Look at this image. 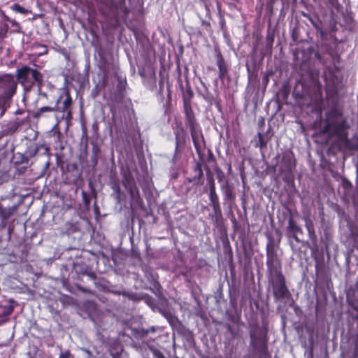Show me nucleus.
Wrapping results in <instances>:
<instances>
[{"label":"nucleus","instance_id":"1","mask_svg":"<svg viewBox=\"0 0 358 358\" xmlns=\"http://www.w3.org/2000/svg\"><path fill=\"white\" fill-rule=\"evenodd\" d=\"M350 125L347 117H344L343 107L338 105L337 98L331 100V107L325 114V123L322 133L331 137H336L350 150H356V145L348 138V129Z\"/></svg>","mask_w":358,"mask_h":358},{"label":"nucleus","instance_id":"2","mask_svg":"<svg viewBox=\"0 0 358 358\" xmlns=\"http://www.w3.org/2000/svg\"><path fill=\"white\" fill-rule=\"evenodd\" d=\"M249 335L250 338V345L257 352L259 358L270 357L268 352V328L261 327L258 322H255L249 324Z\"/></svg>","mask_w":358,"mask_h":358},{"label":"nucleus","instance_id":"3","mask_svg":"<svg viewBox=\"0 0 358 358\" xmlns=\"http://www.w3.org/2000/svg\"><path fill=\"white\" fill-rule=\"evenodd\" d=\"M15 77L25 91H30L35 85L41 89L43 85V74L27 65L16 69Z\"/></svg>","mask_w":358,"mask_h":358},{"label":"nucleus","instance_id":"4","mask_svg":"<svg viewBox=\"0 0 358 358\" xmlns=\"http://www.w3.org/2000/svg\"><path fill=\"white\" fill-rule=\"evenodd\" d=\"M267 277L283 274L282 263L276 252V244L273 236H267L266 246Z\"/></svg>","mask_w":358,"mask_h":358},{"label":"nucleus","instance_id":"5","mask_svg":"<svg viewBox=\"0 0 358 358\" xmlns=\"http://www.w3.org/2000/svg\"><path fill=\"white\" fill-rule=\"evenodd\" d=\"M268 280L271 286L275 301L292 298V294L287 286L286 278L284 274L268 277Z\"/></svg>","mask_w":358,"mask_h":358},{"label":"nucleus","instance_id":"6","mask_svg":"<svg viewBox=\"0 0 358 358\" xmlns=\"http://www.w3.org/2000/svg\"><path fill=\"white\" fill-rule=\"evenodd\" d=\"M17 82L15 76L10 73L0 75V100H10L15 94Z\"/></svg>","mask_w":358,"mask_h":358},{"label":"nucleus","instance_id":"7","mask_svg":"<svg viewBox=\"0 0 358 358\" xmlns=\"http://www.w3.org/2000/svg\"><path fill=\"white\" fill-rule=\"evenodd\" d=\"M185 126L189 129L194 148L206 146V141L202 129L196 115L185 117Z\"/></svg>","mask_w":358,"mask_h":358},{"label":"nucleus","instance_id":"8","mask_svg":"<svg viewBox=\"0 0 358 358\" xmlns=\"http://www.w3.org/2000/svg\"><path fill=\"white\" fill-rule=\"evenodd\" d=\"M56 103L59 106L58 112L67 113L69 116L71 115L73 99L68 87L60 89L59 96L56 101Z\"/></svg>","mask_w":358,"mask_h":358},{"label":"nucleus","instance_id":"9","mask_svg":"<svg viewBox=\"0 0 358 358\" xmlns=\"http://www.w3.org/2000/svg\"><path fill=\"white\" fill-rule=\"evenodd\" d=\"M296 167L294 155L291 150H285L282 154L280 162V171L285 173H292Z\"/></svg>","mask_w":358,"mask_h":358},{"label":"nucleus","instance_id":"10","mask_svg":"<svg viewBox=\"0 0 358 358\" xmlns=\"http://www.w3.org/2000/svg\"><path fill=\"white\" fill-rule=\"evenodd\" d=\"M216 64L218 67V78L224 83L225 80H227L228 83L231 80V78L229 74V68L227 64L222 52L218 50H216Z\"/></svg>","mask_w":358,"mask_h":358},{"label":"nucleus","instance_id":"11","mask_svg":"<svg viewBox=\"0 0 358 358\" xmlns=\"http://www.w3.org/2000/svg\"><path fill=\"white\" fill-rule=\"evenodd\" d=\"M194 92L191 87L187 85L182 94L183 113L185 117L194 116V112L192 107V100L194 97Z\"/></svg>","mask_w":358,"mask_h":358},{"label":"nucleus","instance_id":"12","mask_svg":"<svg viewBox=\"0 0 358 358\" xmlns=\"http://www.w3.org/2000/svg\"><path fill=\"white\" fill-rule=\"evenodd\" d=\"M287 231L288 236L294 238L297 243L301 242L300 237H303L304 235L302 228L298 225L296 221L294 220L292 215L288 219Z\"/></svg>","mask_w":358,"mask_h":358},{"label":"nucleus","instance_id":"13","mask_svg":"<svg viewBox=\"0 0 358 358\" xmlns=\"http://www.w3.org/2000/svg\"><path fill=\"white\" fill-rule=\"evenodd\" d=\"M175 136V155L179 153L183 149L187 142V133L182 125L178 126L174 130Z\"/></svg>","mask_w":358,"mask_h":358},{"label":"nucleus","instance_id":"14","mask_svg":"<svg viewBox=\"0 0 358 358\" xmlns=\"http://www.w3.org/2000/svg\"><path fill=\"white\" fill-rule=\"evenodd\" d=\"M194 176L187 177L186 181L192 183L194 186H201L204 182V175L201 166V162H196L195 165L192 167Z\"/></svg>","mask_w":358,"mask_h":358},{"label":"nucleus","instance_id":"15","mask_svg":"<svg viewBox=\"0 0 358 358\" xmlns=\"http://www.w3.org/2000/svg\"><path fill=\"white\" fill-rule=\"evenodd\" d=\"M122 185L130 194L131 199L134 197V178L129 169L122 171Z\"/></svg>","mask_w":358,"mask_h":358},{"label":"nucleus","instance_id":"16","mask_svg":"<svg viewBox=\"0 0 358 358\" xmlns=\"http://www.w3.org/2000/svg\"><path fill=\"white\" fill-rule=\"evenodd\" d=\"M21 124L18 119H16L14 121H10L7 124L2 126V130L5 133L6 136H10L15 134Z\"/></svg>","mask_w":358,"mask_h":358},{"label":"nucleus","instance_id":"17","mask_svg":"<svg viewBox=\"0 0 358 358\" xmlns=\"http://www.w3.org/2000/svg\"><path fill=\"white\" fill-rule=\"evenodd\" d=\"M58 110L59 106H57V103H55L53 106H43L37 109L35 112H34L33 117L39 119L43 116V113H45L58 112Z\"/></svg>","mask_w":358,"mask_h":358},{"label":"nucleus","instance_id":"18","mask_svg":"<svg viewBox=\"0 0 358 358\" xmlns=\"http://www.w3.org/2000/svg\"><path fill=\"white\" fill-rule=\"evenodd\" d=\"M303 16L308 18L317 31L320 32L322 35L323 34L322 31V22L320 18L315 15H310L303 13Z\"/></svg>","mask_w":358,"mask_h":358},{"label":"nucleus","instance_id":"19","mask_svg":"<svg viewBox=\"0 0 358 358\" xmlns=\"http://www.w3.org/2000/svg\"><path fill=\"white\" fill-rule=\"evenodd\" d=\"M221 189L223 192L224 199L231 201H234L236 199V195L234 193L232 187L229 185L227 180L225 183L221 185Z\"/></svg>","mask_w":358,"mask_h":358},{"label":"nucleus","instance_id":"20","mask_svg":"<svg viewBox=\"0 0 358 358\" xmlns=\"http://www.w3.org/2000/svg\"><path fill=\"white\" fill-rule=\"evenodd\" d=\"M176 331L188 341L194 339L193 333L189 329L186 328L180 322H179V324L176 327Z\"/></svg>","mask_w":358,"mask_h":358},{"label":"nucleus","instance_id":"21","mask_svg":"<svg viewBox=\"0 0 358 358\" xmlns=\"http://www.w3.org/2000/svg\"><path fill=\"white\" fill-rule=\"evenodd\" d=\"M17 210L15 206H12L9 208H5L1 204H0V218L1 220H8L12 215H14Z\"/></svg>","mask_w":358,"mask_h":358},{"label":"nucleus","instance_id":"22","mask_svg":"<svg viewBox=\"0 0 358 358\" xmlns=\"http://www.w3.org/2000/svg\"><path fill=\"white\" fill-rule=\"evenodd\" d=\"M257 141L255 145V147L259 148L261 150L264 149L267 146V143L270 140L269 138H265L264 135L262 132H258L257 135Z\"/></svg>","mask_w":358,"mask_h":358},{"label":"nucleus","instance_id":"23","mask_svg":"<svg viewBox=\"0 0 358 358\" xmlns=\"http://www.w3.org/2000/svg\"><path fill=\"white\" fill-rule=\"evenodd\" d=\"M14 164L15 166H21L22 164L27 165L29 163V158L24 154L17 152L14 156Z\"/></svg>","mask_w":358,"mask_h":358},{"label":"nucleus","instance_id":"24","mask_svg":"<svg viewBox=\"0 0 358 358\" xmlns=\"http://www.w3.org/2000/svg\"><path fill=\"white\" fill-rule=\"evenodd\" d=\"M213 210L214 214L213 215L212 217L214 220L215 223L218 225L222 221V213L221 206H219L213 207Z\"/></svg>","mask_w":358,"mask_h":358},{"label":"nucleus","instance_id":"25","mask_svg":"<svg viewBox=\"0 0 358 358\" xmlns=\"http://www.w3.org/2000/svg\"><path fill=\"white\" fill-rule=\"evenodd\" d=\"M134 208L133 206L132 202L131 203V213H130V223L128 221V225L130 224L131 236H130V241L131 243V251L133 250V244H134Z\"/></svg>","mask_w":358,"mask_h":358},{"label":"nucleus","instance_id":"26","mask_svg":"<svg viewBox=\"0 0 358 358\" xmlns=\"http://www.w3.org/2000/svg\"><path fill=\"white\" fill-rule=\"evenodd\" d=\"M205 170L206 171L207 175H208L207 182H208V188H209V192H215L216 186H215V179H214L213 175L209 176L208 174V172H210V168L208 166H206Z\"/></svg>","mask_w":358,"mask_h":358},{"label":"nucleus","instance_id":"27","mask_svg":"<svg viewBox=\"0 0 358 358\" xmlns=\"http://www.w3.org/2000/svg\"><path fill=\"white\" fill-rule=\"evenodd\" d=\"M156 331V328L155 327H152L150 329H136L135 333H136V337H141V338H145L150 333H155Z\"/></svg>","mask_w":358,"mask_h":358},{"label":"nucleus","instance_id":"28","mask_svg":"<svg viewBox=\"0 0 358 358\" xmlns=\"http://www.w3.org/2000/svg\"><path fill=\"white\" fill-rule=\"evenodd\" d=\"M208 198L210 204L213 207L220 206L218 194L215 192H210L208 193Z\"/></svg>","mask_w":358,"mask_h":358},{"label":"nucleus","instance_id":"29","mask_svg":"<svg viewBox=\"0 0 358 358\" xmlns=\"http://www.w3.org/2000/svg\"><path fill=\"white\" fill-rule=\"evenodd\" d=\"M138 74L143 78H146L154 74V71L150 64H146L142 69H139Z\"/></svg>","mask_w":358,"mask_h":358},{"label":"nucleus","instance_id":"30","mask_svg":"<svg viewBox=\"0 0 358 358\" xmlns=\"http://www.w3.org/2000/svg\"><path fill=\"white\" fill-rule=\"evenodd\" d=\"M64 232L67 234H71L78 231V227L72 222H66L64 226Z\"/></svg>","mask_w":358,"mask_h":358},{"label":"nucleus","instance_id":"31","mask_svg":"<svg viewBox=\"0 0 358 358\" xmlns=\"http://www.w3.org/2000/svg\"><path fill=\"white\" fill-rule=\"evenodd\" d=\"M201 84L203 85L204 87V91L202 92H199V95L203 97V99L204 100H206V101L208 102H211V101L213 100V96L212 95V94L209 92L208 87L205 85L204 83L201 82Z\"/></svg>","mask_w":358,"mask_h":358},{"label":"nucleus","instance_id":"32","mask_svg":"<svg viewBox=\"0 0 358 358\" xmlns=\"http://www.w3.org/2000/svg\"><path fill=\"white\" fill-rule=\"evenodd\" d=\"M341 185L345 192H350L352 189V184L346 178H341Z\"/></svg>","mask_w":358,"mask_h":358},{"label":"nucleus","instance_id":"33","mask_svg":"<svg viewBox=\"0 0 358 358\" xmlns=\"http://www.w3.org/2000/svg\"><path fill=\"white\" fill-rule=\"evenodd\" d=\"M45 148V151H48V148L45 147L43 144H35L34 148H29V157H33L37 155L41 148Z\"/></svg>","mask_w":358,"mask_h":358},{"label":"nucleus","instance_id":"34","mask_svg":"<svg viewBox=\"0 0 358 358\" xmlns=\"http://www.w3.org/2000/svg\"><path fill=\"white\" fill-rule=\"evenodd\" d=\"M136 41H137L138 43L139 41L142 43L143 48L146 50L147 52H149L150 49L151 48V45L147 37H143L140 40L138 39L137 33L136 32Z\"/></svg>","mask_w":358,"mask_h":358},{"label":"nucleus","instance_id":"35","mask_svg":"<svg viewBox=\"0 0 358 358\" xmlns=\"http://www.w3.org/2000/svg\"><path fill=\"white\" fill-rule=\"evenodd\" d=\"M205 148H206V146H200L199 148L198 147L197 148H195L196 154L198 155V157H199V161L197 162H201L202 167H203V164L204 162L203 150H204Z\"/></svg>","mask_w":358,"mask_h":358},{"label":"nucleus","instance_id":"36","mask_svg":"<svg viewBox=\"0 0 358 358\" xmlns=\"http://www.w3.org/2000/svg\"><path fill=\"white\" fill-rule=\"evenodd\" d=\"M216 173V177L219 182H222L225 179V174L224 171L217 166L214 168Z\"/></svg>","mask_w":358,"mask_h":358},{"label":"nucleus","instance_id":"37","mask_svg":"<svg viewBox=\"0 0 358 358\" xmlns=\"http://www.w3.org/2000/svg\"><path fill=\"white\" fill-rule=\"evenodd\" d=\"M10 8L13 10H14L17 13H21V14H27L28 13L27 10L25 8H24L23 6H22L21 5H20L19 3L13 4L10 6Z\"/></svg>","mask_w":358,"mask_h":358},{"label":"nucleus","instance_id":"38","mask_svg":"<svg viewBox=\"0 0 358 358\" xmlns=\"http://www.w3.org/2000/svg\"><path fill=\"white\" fill-rule=\"evenodd\" d=\"M152 292L157 296L162 294V286L157 280L153 282V288L151 289Z\"/></svg>","mask_w":358,"mask_h":358},{"label":"nucleus","instance_id":"39","mask_svg":"<svg viewBox=\"0 0 358 358\" xmlns=\"http://www.w3.org/2000/svg\"><path fill=\"white\" fill-rule=\"evenodd\" d=\"M83 203L85 208H88L90 206L91 199L89 194L84 190L81 192Z\"/></svg>","mask_w":358,"mask_h":358},{"label":"nucleus","instance_id":"40","mask_svg":"<svg viewBox=\"0 0 358 358\" xmlns=\"http://www.w3.org/2000/svg\"><path fill=\"white\" fill-rule=\"evenodd\" d=\"M305 220V227L307 229L308 232H311L313 231H315V226L313 222L309 218L306 217L304 219Z\"/></svg>","mask_w":358,"mask_h":358},{"label":"nucleus","instance_id":"41","mask_svg":"<svg viewBox=\"0 0 358 358\" xmlns=\"http://www.w3.org/2000/svg\"><path fill=\"white\" fill-rule=\"evenodd\" d=\"M207 162L208 163H213L217 166L215 157L214 156V154L210 149H208V150Z\"/></svg>","mask_w":358,"mask_h":358},{"label":"nucleus","instance_id":"42","mask_svg":"<svg viewBox=\"0 0 358 358\" xmlns=\"http://www.w3.org/2000/svg\"><path fill=\"white\" fill-rule=\"evenodd\" d=\"M308 237H309L310 240L311 241V242L314 244H316L317 243V234H316L315 230L311 232L310 231L308 232Z\"/></svg>","mask_w":358,"mask_h":358},{"label":"nucleus","instance_id":"43","mask_svg":"<svg viewBox=\"0 0 358 358\" xmlns=\"http://www.w3.org/2000/svg\"><path fill=\"white\" fill-rule=\"evenodd\" d=\"M59 358H74L71 355L69 350H66L64 352H62L59 355Z\"/></svg>","mask_w":358,"mask_h":358},{"label":"nucleus","instance_id":"44","mask_svg":"<svg viewBox=\"0 0 358 358\" xmlns=\"http://www.w3.org/2000/svg\"><path fill=\"white\" fill-rule=\"evenodd\" d=\"M112 188L115 192V193L117 194L118 197L120 196L121 194V190L120 187L118 182H115L113 184Z\"/></svg>","mask_w":358,"mask_h":358},{"label":"nucleus","instance_id":"45","mask_svg":"<svg viewBox=\"0 0 358 358\" xmlns=\"http://www.w3.org/2000/svg\"><path fill=\"white\" fill-rule=\"evenodd\" d=\"M163 315L168 320L169 323L172 324V320H173L174 317L171 313H167L166 311L163 312Z\"/></svg>","mask_w":358,"mask_h":358},{"label":"nucleus","instance_id":"46","mask_svg":"<svg viewBox=\"0 0 358 358\" xmlns=\"http://www.w3.org/2000/svg\"><path fill=\"white\" fill-rule=\"evenodd\" d=\"M153 354H154V356L156 357V358H166L165 357V356L164 355V354L158 350H155L153 351Z\"/></svg>","mask_w":358,"mask_h":358},{"label":"nucleus","instance_id":"47","mask_svg":"<svg viewBox=\"0 0 358 358\" xmlns=\"http://www.w3.org/2000/svg\"><path fill=\"white\" fill-rule=\"evenodd\" d=\"M17 171H18V173L20 174H22V173H24L25 172V171L27 170V165L25 166H16Z\"/></svg>","mask_w":358,"mask_h":358},{"label":"nucleus","instance_id":"48","mask_svg":"<svg viewBox=\"0 0 358 358\" xmlns=\"http://www.w3.org/2000/svg\"><path fill=\"white\" fill-rule=\"evenodd\" d=\"M78 289L80 290L83 293H89V294L92 293V291L90 289H87V288H85V287H83L81 286H78Z\"/></svg>","mask_w":358,"mask_h":358},{"label":"nucleus","instance_id":"49","mask_svg":"<svg viewBox=\"0 0 358 358\" xmlns=\"http://www.w3.org/2000/svg\"><path fill=\"white\" fill-rule=\"evenodd\" d=\"M323 266H324L323 262L320 263L316 259V264H315V269H316V271H318L320 268H321V269L323 268Z\"/></svg>","mask_w":358,"mask_h":358},{"label":"nucleus","instance_id":"50","mask_svg":"<svg viewBox=\"0 0 358 358\" xmlns=\"http://www.w3.org/2000/svg\"><path fill=\"white\" fill-rule=\"evenodd\" d=\"M139 199H140V198H139L138 192V190L136 189V199H135L136 204L138 203V201H139Z\"/></svg>","mask_w":358,"mask_h":358},{"label":"nucleus","instance_id":"51","mask_svg":"<svg viewBox=\"0 0 358 358\" xmlns=\"http://www.w3.org/2000/svg\"><path fill=\"white\" fill-rule=\"evenodd\" d=\"M7 225V220H3H3H1V228H5Z\"/></svg>","mask_w":358,"mask_h":358},{"label":"nucleus","instance_id":"52","mask_svg":"<svg viewBox=\"0 0 358 358\" xmlns=\"http://www.w3.org/2000/svg\"><path fill=\"white\" fill-rule=\"evenodd\" d=\"M264 123H265V121H264V118H262L259 121V127H263L264 125Z\"/></svg>","mask_w":358,"mask_h":358},{"label":"nucleus","instance_id":"53","mask_svg":"<svg viewBox=\"0 0 358 358\" xmlns=\"http://www.w3.org/2000/svg\"><path fill=\"white\" fill-rule=\"evenodd\" d=\"M10 312H8V313H6L5 311H2V312H0V318L3 317V316H6V315H8L10 314Z\"/></svg>","mask_w":358,"mask_h":358},{"label":"nucleus","instance_id":"54","mask_svg":"<svg viewBox=\"0 0 358 358\" xmlns=\"http://www.w3.org/2000/svg\"><path fill=\"white\" fill-rule=\"evenodd\" d=\"M43 48V52H41L40 55L46 54L48 52V48L46 45H41Z\"/></svg>","mask_w":358,"mask_h":358},{"label":"nucleus","instance_id":"55","mask_svg":"<svg viewBox=\"0 0 358 358\" xmlns=\"http://www.w3.org/2000/svg\"><path fill=\"white\" fill-rule=\"evenodd\" d=\"M4 136H6L3 131L1 129L0 131V140L3 138Z\"/></svg>","mask_w":358,"mask_h":358},{"label":"nucleus","instance_id":"56","mask_svg":"<svg viewBox=\"0 0 358 358\" xmlns=\"http://www.w3.org/2000/svg\"><path fill=\"white\" fill-rule=\"evenodd\" d=\"M113 358H120V355L119 353H116L113 355Z\"/></svg>","mask_w":358,"mask_h":358},{"label":"nucleus","instance_id":"57","mask_svg":"<svg viewBox=\"0 0 358 358\" xmlns=\"http://www.w3.org/2000/svg\"><path fill=\"white\" fill-rule=\"evenodd\" d=\"M93 160H94V164H96L97 163V159H96V154H94V155L93 157Z\"/></svg>","mask_w":358,"mask_h":358},{"label":"nucleus","instance_id":"58","mask_svg":"<svg viewBox=\"0 0 358 358\" xmlns=\"http://www.w3.org/2000/svg\"><path fill=\"white\" fill-rule=\"evenodd\" d=\"M153 300V299L150 296H148V303H150V301H152Z\"/></svg>","mask_w":358,"mask_h":358},{"label":"nucleus","instance_id":"59","mask_svg":"<svg viewBox=\"0 0 358 358\" xmlns=\"http://www.w3.org/2000/svg\"><path fill=\"white\" fill-rule=\"evenodd\" d=\"M12 231H13V228L9 227V228H8V232H9V234H10Z\"/></svg>","mask_w":358,"mask_h":358},{"label":"nucleus","instance_id":"60","mask_svg":"<svg viewBox=\"0 0 358 358\" xmlns=\"http://www.w3.org/2000/svg\"><path fill=\"white\" fill-rule=\"evenodd\" d=\"M356 150H358V144L356 145Z\"/></svg>","mask_w":358,"mask_h":358},{"label":"nucleus","instance_id":"61","mask_svg":"<svg viewBox=\"0 0 358 358\" xmlns=\"http://www.w3.org/2000/svg\"><path fill=\"white\" fill-rule=\"evenodd\" d=\"M310 357L313 358V352H310Z\"/></svg>","mask_w":358,"mask_h":358},{"label":"nucleus","instance_id":"62","mask_svg":"<svg viewBox=\"0 0 358 358\" xmlns=\"http://www.w3.org/2000/svg\"><path fill=\"white\" fill-rule=\"evenodd\" d=\"M173 319H175V317ZM176 320L179 322L178 317H176Z\"/></svg>","mask_w":358,"mask_h":358},{"label":"nucleus","instance_id":"63","mask_svg":"<svg viewBox=\"0 0 358 358\" xmlns=\"http://www.w3.org/2000/svg\"><path fill=\"white\" fill-rule=\"evenodd\" d=\"M43 95L44 96H46V94H45V93H43Z\"/></svg>","mask_w":358,"mask_h":358},{"label":"nucleus","instance_id":"64","mask_svg":"<svg viewBox=\"0 0 358 358\" xmlns=\"http://www.w3.org/2000/svg\"><path fill=\"white\" fill-rule=\"evenodd\" d=\"M231 168V165L229 166V169L230 170Z\"/></svg>","mask_w":358,"mask_h":358}]
</instances>
